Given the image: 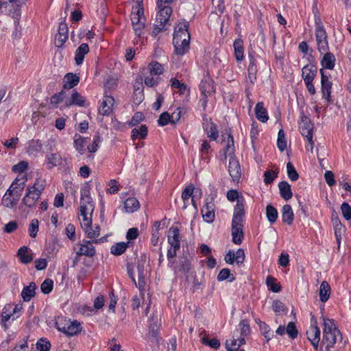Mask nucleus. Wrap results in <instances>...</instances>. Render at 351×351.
Instances as JSON below:
<instances>
[{
	"label": "nucleus",
	"mask_w": 351,
	"mask_h": 351,
	"mask_svg": "<svg viewBox=\"0 0 351 351\" xmlns=\"http://www.w3.org/2000/svg\"><path fill=\"white\" fill-rule=\"evenodd\" d=\"M189 27V23L183 21L179 23L175 27L173 44L175 53L178 56L184 55L189 49L191 36Z\"/></svg>",
	"instance_id": "nucleus-1"
},
{
	"label": "nucleus",
	"mask_w": 351,
	"mask_h": 351,
	"mask_svg": "<svg viewBox=\"0 0 351 351\" xmlns=\"http://www.w3.org/2000/svg\"><path fill=\"white\" fill-rule=\"evenodd\" d=\"M245 216V205L242 200H238L234 206L233 217L232 220V242L236 245H240L243 239V221Z\"/></svg>",
	"instance_id": "nucleus-2"
},
{
	"label": "nucleus",
	"mask_w": 351,
	"mask_h": 351,
	"mask_svg": "<svg viewBox=\"0 0 351 351\" xmlns=\"http://www.w3.org/2000/svg\"><path fill=\"white\" fill-rule=\"evenodd\" d=\"M323 343L326 344V351H331L336 342L342 340V336L333 319L323 317Z\"/></svg>",
	"instance_id": "nucleus-3"
},
{
	"label": "nucleus",
	"mask_w": 351,
	"mask_h": 351,
	"mask_svg": "<svg viewBox=\"0 0 351 351\" xmlns=\"http://www.w3.org/2000/svg\"><path fill=\"white\" fill-rule=\"evenodd\" d=\"M156 3L158 12L156 15V24L152 32V34L154 36L167 29L166 25L169 22L172 12V8L170 6L171 3H162L160 5L158 1H156Z\"/></svg>",
	"instance_id": "nucleus-4"
},
{
	"label": "nucleus",
	"mask_w": 351,
	"mask_h": 351,
	"mask_svg": "<svg viewBox=\"0 0 351 351\" xmlns=\"http://www.w3.org/2000/svg\"><path fill=\"white\" fill-rule=\"evenodd\" d=\"M95 205L90 197V189L84 186L80 190V215L83 219L92 217Z\"/></svg>",
	"instance_id": "nucleus-5"
},
{
	"label": "nucleus",
	"mask_w": 351,
	"mask_h": 351,
	"mask_svg": "<svg viewBox=\"0 0 351 351\" xmlns=\"http://www.w3.org/2000/svg\"><path fill=\"white\" fill-rule=\"evenodd\" d=\"M56 328L67 336H74L82 330L81 324L77 320L66 319V317H58L55 323Z\"/></svg>",
	"instance_id": "nucleus-6"
},
{
	"label": "nucleus",
	"mask_w": 351,
	"mask_h": 351,
	"mask_svg": "<svg viewBox=\"0 0 351 351\" xmlns=\"http://www.w3.org/2000/svg\"><path fill=\"white\" fill-rule=\"evenodd\" d=\"M44 189L45 185L39 184V180H36L34 185L27 187V192L22 200L23 203L29 208L33 207L40 199Z\"/></svg>",
	"instance_id": "nucleus-7"
},
{
	"label": "nucleus",
	"mask_w": 351,
	"mask_h": 351,
	"mask_svg": "<svg viewBox=\"0 0 351 351\" xmlns=\"http://www.w3.org/2000/svg\"><path fill=\"white\" fill-rule=\"evenodd\" d=\"M315 23L317 50L321 54H324L329 50L327 34L319 18L315 19Z\"/></svg>",
	"instance_id": "nucleus-8"
},
{
	"label": "nucleus",
	"mask_w": 351,
	"mask_h": 351,
	"mask_svg": "<svg viewBox=\"0 0 351 351\" xmlns=\"http://www.w3.org/2000/svg\"><path fill=\"white\" fill-rule=\"evenodd\" d=\"M135 10L130 15L132 25L136 36H141L145 28L144 10L139 4L136 6Z\"/></svg>",
	"instance_id": "nucleus-9"
},
{
	"label": "nucleus",
	"mask_w": 351,
	"mask_h": 351,
	"mask_svg": "<svg viewBox=\"0 0 351 351\" xmlns=\"http://www.w3.org/2000/svg\"><path fill=\"white\" fill-rule=\"evenodd\" d=\"M105 240L104 237H101L99 239H94L91 241L84 240L82 243H78L76 246L77 249L75 253L78 256H86L87 257L92 258L96 254V250L93 246V243H100L104 242Z\"/></svg>",
	"instance_id": "nucleus-10"
},
{
	"label": "nucleus",
	"mask_w": 351,
	"mask_h": 351,
	"mask_svg": "<svg viewBox=\"0 0 351 351\" xmlns=\"http://www.w3.org/2000/svg\"><path fill=\"white\" fill-rule=\"evenodd\" d=\"M300 121L299 122V129L301 134L306 137L310 138L311 141V138H313V132L314 128V125L310 119L304 114L303 110L300 111Z\"/></svg>",
	"instance_id": "nucleus-11"
},
{
	"label": "nucleus",
	"mask_w": 351,
	"mask_h": 351,
	"mask_svg": "<svg viewBox=\"0 0 351 351\" xmlns=\"http://www.w3.org/2000/svg\"><path fill=\"white\" fill-rule=\"evenodd\" d=\"M147 260L145 256H141L137 261L136 269L138 272V287L140 290H143L145 285V278L147 274Z\"/></svg>",
	"instance_id": "nucleus-12"
},
{
	"label": "nucleus",
	"mask_w": 351,
	"mask_h": 351,
	"mask_svg": "<svg viewBox=\"0 0 351 351\" xmlns=\"http://www.w3.org/2000/svg\"><path fill=\"white\" fill-rule=\"evenodd\" d=\"M203 128L205 132L207 134L208 138H210L213 141H215L217 139L219 134L217 127L216 124H215L212 119L207 117L206 114H204L203 117Z\"/></svg>",
	"instance_id": "nucleus-13"
},
{
	"label": "nucleus",
	"mask_w": 351,
	"mask_h": 351,
	"mask_svg": "<svg viewBox=\"0 0 351 351\" xmlns=\"http://www.w3.org/2000/svg\"><path fill=\"white\" fill-rule=\"evenodd\" d=\"M245 252L241 248L237 250L236 252L229 250L226 254L224 260L228 264H233L234 262L237 265H241L245 261Z\"/></svg>",
	"instance_id": "nucleus-14"
},
{
	"label": "nucleus",
	"mask_w": 351,
	"mask_h": 351,
	"mask_svg": "<svg viewBox=\"0 0 351 351\" xmlns=\"http://www.w3.org/2000/svg\"><path fill=\"white\" fill-rule=\"evenodd\" d=\"M92 225V217L82 219L81 222L82 228L86 234L88 238L94 240V239L99 236L100 228L99 226H96L94 228L91 227Z\"/></svg>",
	"instance_id": "nucleus-15"
},
{
	"label": "nucleus",
	"mask_w": 351,
	"mask_h": 351,
	"mask_svg": "<svg viewBox=\"0 0 351 351\" xmlns=\"http://www.w3.org/2000/svg\"><path fill=\"white\" fill-rule=\"evenodd\" d=\"M228 171L232 180L235 182H239L241 177V169L234 156H230L229 159Z\"/></svg>",
	"instance_id": "nucleus-16"
},
{
	"label": "nucleus",
	"mask_w": 351,
	"mask_h": 351,
	"mask_svg": "<svg viewBox=\"0 0 351 351\" xmlns=\"http://www.w3.org/2000/svg\"><path fill=\"white\" fill-rule=\"evenodd\" d=\"M159 319L157 315L152 314L149 318L148 333L147 337L154 341L156 339L159 329Z\"/></svg>",
	"instance_id": "nucleus-17"
},
{
	"label": "nucleus",
	"mask_w": 351,
	"mask_h": 351,
	"mask_svg": "<svg viewBox=\"0 0 351 351\" xmlns=\"http://www.w3.org/2000/svg\"><path fill=\"white\" fill-rule=\"evenodd\" d=\"M114 106V97L110 95H108L106 93L104 96L99 112L103 116H109L113 111Z\"/></svg>",
	"instance_id": "nucleus-18"
},
{
	"label": "nucleus",
	"mask_w": 351,
	"mask_h": 351,
	"mask_svg": "<svg viewBox=\"0 0 351 351\" xmlns=\"http://www.w3.org/2000/svg\"><path fill=\"white\" fill-rule=\"evenodd\" d=\"M307 339L311 341L315 351H318L320 341V330L317 325H311L306 331Z\"/></svg>",
	"instance_id": "nucleus-19"
},
{
	"label": "nucleus",
	"mask_w": 351,
	"mask_h": 351,
	"mask_svg": "<svg viewBox=\"0 0 351 351\" xmlns=\"http://www.w3.org/2000/svg\"><path fill=\"white\" fill-rule=\"evenodd\" d=\"M11 318L12 319V320H14L16 319L13 313L12 304H7L4 306L3 308L2 309L1 320V326L2 328H4L5 330H6L8 328V325L7 322Z\"/></svg>",
	"instance_id": "nucleus-20"
},
{
	"label": "nucleus",
	"mask_w": 351,
	"mask_h": 351,
	"mask_svg": "<svg viewBox=\"0 0 351 351\" xmlns=\"http://www.w3.org/2000/svg\"><path fill=\"white\" fill-rule=\"evenodd\" d=\"M85 99L76 90H73L71 95L65 99V106H77L83 107L85 106Z\"/></svg>",
	"instance_id": "nucleus-21"
},
{
	"label": "nucleus",
	"mask_w": 351,
	"mask_h": 351,
	"mask_svg": "<svg viewBox=\"0 0 351 351\" xmlns=\"http://www.w3.org/2000/svg\"><path fill=\"white\" fill-rule=\"evenodd\" d=\"M23 5L21 3H18L15 0H8L5 3V10L14 19L19 20Z\"/></svg>",
	"instance_id": "nucleus-22"
},
{
	"label": "nucleus",
	"mask_w": 351,
	"mask_h": 351,
	"mask_svg": "<svg viewBox=\"0 0 351 351\" xmlns=\"http://www.w3.org/2000/svg\"><path fill=\"white\" fill-rule=\"evenodd\" d=\"M180 231L177 226H172L169 230L168 243L171 247L175 250H179L180 247V241L179 239Z\"/></svg>",
	"instance_id": "nucleus-23"
},
{
	"label": "nucleus",
	"mask_w": 351,
	"mask_h": 351,
	"mask_svg": "<svg viewBox=\"0 0 351 351\" xmlns=\"http://www.w3.org/2000/svg\"><path fill=\"white\" fill-rule=\"evenodd\" d=\"M248 58L250 63L247 68L248 71V79L252 84H254L256 80V73L258 71L257 69V61L253 53L249 52Z\"/></svg>",
	"instance_id": "nucleus-24"
},
{
	"label": "nucleus",
	"mask_w": 351,
	"mask_h": 351,
	"mask_svg": "<svg viewBox=\"0 0 351 351\" xmlns=\"http://www.w3.org/2000/svg\"><path fill=\"white\" fill-rule=\"evenodd\" d=\"M17 255L20 261L25 265L30 263L34 259V256L33 254L31 253V250L25 245L19 249Z\"/></svg>",
	"instance_id": "nucleus-25"
},
{
	"label": "nucleus",
	"mask_w": 351,
	"mask_h": 351,
	"mask_svg": "<svg viewBox=\"0 0 351 351\" xmlns=\"http://www.w3.org/2000/svg\"><path fill=\"white\" fill-rule=\"evenodd\" d=\"M322 75V92L323 97L326 99H328L331 93L332 83L329 81L328 76L324 75L323 69H320Z\"/></svg>",
	"instance_id": "nucleus-26"
},
{
	"label": "nucleus",
	"mask_w": 351,
	"mask_h": 351,
	"mask_svg": "<svg viewBox=\"0 0 351 351\" xmlns=\"http://www.w3.org/2000/svg\"><path fill=\"white\" fill-rule=\"evenodd\" d=\"M80 77L73 73H68L64 77L63 88L64 89H71L78 84Z\"/></svg>",
	"instance_id": "nucleus-27"
},
{
	"label": "nucleus",
	"mask_w": 351,
	"mask_h": 351,
	"mask_svg": "<svg viewBox=\"0 0 351 351\" xmlns=\"http://www.w3.org/2000/svg\"><path fill=\"white\" fill-rule=\"evenodd\" d=\"M89 52V47L86 43L81 44L75 51V61L77 65L82 64L84 56Z\"/></svg>",
	"instance_id": "nucleus-28"
},
{
	"label": "nucleus",
	"mask_w": 351,
	"mask_h": 351,
	"mask_svg": "<svg viewBox=\"0 0 351 351\" xmlns=\"http://www.w3.org/2000/svg\"><path fill=\"white\" fill-rule=\"evenodd\" d=\"M317 75V68L314 65L307 64L302 69V78L304 82H313Z\"/></svg>",
	"instance_id": "nucleus-29"
},
{
	"label": "nucleus",
	"mask_w": 351,
	"mask_h": 351,
	"mask_svg": "<svg viewBox=\"0 0 351 351\" xmlns=\"http://www.w3.org/2000/svg\"><path fill=\"white\" fill-rule=\"evenodd\" d=\"M324 54V57L321 60L322 66L324 69L332 70L335 67V62L336 60L334 54L329 51L325 52Z\"/></svg>",
	"instance_id": "nucleus-30"
},
{
	"label": "nucleus",
	"mask_w": 351,
	"mask_h": 351,
	"mask_svg": "<svg viewBox=\"0 0 351 351\" xmlns=\"http://www.w3.org/2000/svg\"><path fill=\"white\" fill-rule=\"evenodd\" d=\"M278 188H279L280 196L285 200L287 201L292 197L293 193H292V191L291 189V185L287 182L282 181V182H279Z\"/></svg>",
	"instance_id": "nucleus-31"
},
{
	"label": "nucleus",
	"mask_w": 351,
	"mask_h": 351,
	"mask_svg": "<svg viewBox=\"0 0 351 351\" xmlns=\"http://www.w3.org/2000/svg\"><path fill=\"white\" fill-rule=\"evenodd\" d=\"M255 114L258 120L263 123H265L269 119L267 110L264 108L263 102H258L255 106Z\"/></svg>",
	"instance_id": "nucleus-32"
},
{
	"label": "nucleus",
	"mask_w": 351,
	"mask_h": 351,
	"mask_svg": "<svg viewBox=\"0 0 351 351\" xmlns=\"http://www.w3.org/2000/svg\"><path fill=\"white\" fill-rule=\"evenodd\" d=\"M199 88L203 96L207 97L208 94L214 92L213 81L209 77H206L201 81Z\"/></svg>",
	"instance_id": "nucleus-33"
},
{
	"label": "nucleus",
	"mask_w": 351,
	"mask_h": 351,
	"mask_svg": "<svg viewBox=\"0 0 351 351\" xmlns=\"http://www.w3.org/2000/svg\"><path fill=\"white\" fill-rule=\"evenodd\" d=\"M36 285L34 282H30L25 287L21 292V297L24 301H29L36 294Z\"/></svg>",
	"instance_id": "nucleus-34"
},
{
	"label": "nucleus",
	"mask_w": 351,
	"mask_h": 351,
	"mask_svg": "<svg viewBox=\"0 0 351 351\" xmlns=\"http://www.w3.org/2000/svg\"><path fill=\"white\" fill-rule=\"evenodd\" d=\"M293 212L290 205L286 204L283 206L282 209V221L288 225L292 224L293 221Z\"/></svg>",
	"instance_id": "nucleus-35"
},
{
	"label": "nucleus",
	"mask_w": 351,
	"mask_h": 351,
	"mask_svg": "<svg viewBox=\"0 0 351 351\" xmlns=\"http://www.w3.org/2000/svg\"><path fill=\"white\" fill-rule=\"evenodd\" d=\"M330 286L327 281H323L319 287V295L321 302H326L330 298Z\"/></svg>",
	"instance_id": "nucleus-36"
},
{
	"label": "nucleus",
	"mask_w": 351,
	"mask_h": 351,
	"mask_svg": "<svg viewBox=\"0 0 351 351\" xmlns=\"http://www.w3.org/2000/svg\"><path fill=\"white\" fill-rule=\"evenodd\" d=\"M43 149V143L39 139H32L29 141L27 148V152L29 155H35L41 152Z\"/></svg>",
	"instance_id": "nucleus-37"
},
{
	"label": "nucleus",
	"mask_w": 351,
	"mask_h": 351,
	"mask_svg": "<svg viewBox=\"0 0 351 351\" xmlns=\"http://www.w3.org/2000/svg\"><path fill=\"white\" fill-rule=\"evenodd\" d=\"M139 202L135 197H129L124 202V208L127 213H134L139 208Z\"/></svg>",
	"instance_id": "nucleus-38"
},
{
	"label": "nucleus",
	"mask_w": 351,
	"mask_h": 351,
	"mask_svg": "<svg viewBox=\"0 0 351 351\" xmlns=\"http://www.w3.org/2000/svg\"><path fill=\"white\" fill-rule=\"evenodd\" d=\"M234 56L237 61L243 60V42L241 39H237L234 42Z\"/></svg>",
	"instance_id": "nucleus-39"
},
{
	"label": "nucleus",
	"mask_w": 351,
	"mask_h": 351,
	"mask_svg": "<svg viewBox=\"0 0 351 351\" xmlns=\"http://www.w3.org/2000/svg\"><path fill=\"white\" fill-rule=\"evenodd\" d=\"M256 322L258 324L260 330L265 338L266 342H268L274 337V333L271 330L270 327L266 323L261 320H256Z\"/></svg>",
	"instance_id": "nucleus-40"
},
{
	"label": "nucleus",
	"mask_w": 351,
	"mask_h": 351,
	"mask_svg": "<svg viewBox=\"0 0 351 351\" xmlns=\"http://www.w3.org/2000/svg\"><path fill=\"white\" fill-rule=\"evenodd\" d=\"M129 242H120L112 245L110 248L111 254L115 256H120L123 254L128 247Z\"/></svg>",
	"instance_id": "nucleus-41"
},
{
	"label": "nucleus",
	"mask_w": 351,
	"mask_h": 351,
	"mask_svg": "<svg viewBox=\"0 0 351 351\" xmlns=\"http://www.w3.org/2000/svg\"><path fill=\"white\" fill-rule=\"evenodd\" d=\"M147 135V128L145 125H141L138 128H134L132 130V138L135 140L136 138H145Z\"/></svg>",
	"instance_id": "nucleus-42"
},
{
	"label": "nucleus",
	"mask_w": 351,
	"mask_h": 351,
	"mask_svg": "<svg viewBox=\"0 0 351 351\" xmlns=\"http://www.w3.org/2000/svg\"><path fill=\"white\" fill-rule=\"evenodd\" d=\"M47 164L49 165V169L60 165L62 163V157L60 154L55 153L47 156Z\"/></svg>",
	"instance_id": "nucleus-43"
},
{
	"label": "nucleus",
	"mask_w": 351,
	"mask_h": 351,
	"mask_svg": "<svg viewBox=\"0 0 351 351\" xmlns=\"http://www.w3.org/2000/svg\"><path fill=\"white\" fill-rule=\"evenodd\" d=\"M86 138L79 134H75L74 136V147L76 150L81 154L85 152L84 143Z\"/></svg>",
	"instance_id": "nucleus-44"
},
{
	"label": "nucleus",
	"mask_w": 351,
	"mask_h": 351,
	"mask_svg": "<svg viewBox=\"0 0 351 351\" xmlns=\"http://www.w3.org/2000/svg\"><path fill=\"white\" fill-rule=\"evenodd\" d=\"M266 216L271 224L275 223L278 219V211L272 205L269 204L266 207Z\"/></svg>",
	"instance_id": "nucleus-45"
},
{
	"label": "nucleus",
	"mask_w": 351,
	"mask_h": 351,
	"mask_svg": "<svg viewBox=\"0 0 351 351\" xmlns=\"http://www.w3.org/2000/svg\"><path fill=\"white\" fill-rule=\"evenodd\" d=\"M148 69L151 75H159L164 72V68L162 65L156 61L150 62L148 66Z\"/></svg>",
	"instance_id": "nucleus-46"
},
{
	"label": "nucleus",
	"mask_w": 351,
	"mask_h": 351,
	"mask_svg": "<svg viewBox=\"0 0 351 351\" xmlns=\"http://www.w3.org/2000/svg\"><path fill=\"white\" fill-rule=\"evenodd\" d=\"M170 82L173 89H178L180 95H184L186 93L187 87L184 83L181 82L176 78H171Z\"/></svg>",
	"instance_id": "nucleus-47"
},
{
	"label": "nucleus",
	"mask_w": 351,
	"mask_h": 351,
	"mask_svg": "<svg viewBox=\"0 0 351 351\" xmlns=\"http://www.w3.org/2000/svg\"><path fill=\"white\" fill-rule=\"evenodd\" d=\"M278 148L280 152L285 151L287 148V141L285 132L282 130H280L278 134L277 139Z\"/></svg>",
	"instance_id": "nucleus-48"
},
{
	"label": "nucleus",
	"mask_w": 351,
	"mask_h": 351,
	"mask_svg": "<svg viewBox=\"0 0 351 351\" xmlns=\"http://www.w3.org/2000/svg\"><path fill=\"white\" fill-rule=\"evenodd\" d=\"M266 284L269 289L273 292L278 293L280 291V285L278 283H276V279L271 276L267 277Z\"/></svg>",
	"instance_id": "nucleus-49"
},
{
	"label": "nucleus",
	"mask_w": 351,
	"mask_h": 351,
	"mask_svg": "<svg viewBox=\"0 0 351 351\" xmlns=\"http://www.w3.org/2000/svg\"><path fill=\"white\" fill-rule=\"evenodd\" d=\"M229 278H230L229 280L230 282H232L235 280V278L230 274V270L228 268H223L219 271L217 276V280L223 281Z\"/></svg>",
	"instance_id": "nucleus-50"
},
{
	"label": "nucleus",
	"mask_w": 351,
	"mask_h": 351,
	"mask_svg": "<svg viewBox=\"0 0 351 351\" xmlns=\"http://www.w3.org/2000/svg\"><path fill=\"white\" fill-rule=\"evenodd\" d=\"M65 97L66 93L64 90H61L51 97L50 102L53 106H56L58 104L62 102Z\"/></svg>",
	"instance_id": "nucleus-51"
},
{
	"label": "nucleus",
	"mask_w": 351,
	"mask_h": 351,
	"mask_svg": "<svg viewBox=\"0 0 351 351\" xmlns=\"http://www.w3.org/2000/svg\"><path fill=\"white\" fill-rule=\"evenodd\" d=\"M53 287V280L49 278H47V279H45L41 284L40 289H41V291L44 294H48L52 291Z\"/></svg>",
	"instance_id": "nucleus-52"
},
{
	"label": "nucleus",
	"mask_w": 351,
	"mask_h": 351,
	"mask_svg": "<svg viewBox=\"0 0 351 351\" xmlns=\"http://www.w3.org/2000/svg\"><path fill=\"white\" fill-rule=\"evenodd\" d=\"M287 169L288 176L291 181H295L298 179L299 175L291 162L287 164Z\"/></svg>",
	"instance_id": "nucleus-53"
},
{
	"label": "nucleus",
	"mask_w": 351,
	"mask_h": 351,
	"mask_svg": "<svg viewBox=\"0 0 351 351\" xmlns=\"http://www.w3.org/2000/svg\"><path fill=\"white\" fill-rule=\"evenodd\" d=\"M202 343L216 350L218 349L221 345L220 341L216 338L208 339L206 337H203L202 339Z\"/></svg>",
	"instance_id": "nucleus-54"
},
{
	"label": "nucleus",
	"mask_w": 351,
	"mask_h": 351,
	"mask_svg": "<svg viewBox=\"0 0 351 351\" xmlns=\"http://www.w3.org/2000/svg\"><path fill=\"white\" fill-rule=\"evenodd\" d=\"M286 332L290 338L294 339L297 337L298 331L296 328L295 324L293 322H289L286 328Z\"/></svg>",
	"instance_id": "nucleus-55"
},
{
	"label": "nucleus",
	"mask_w": 351,
	"mask_h": 351,
	"mask_svg": "<svg viewBox=\"0 0 351 351\" xmlns=\"http://www.w3.org/2000/svg\"><path fill=\"white\" fill-rule=\"evenodd\" d=\"M239 326L241 328V336L246 337L250 334L251 329L250 324L247 320L241 321L239 323Z\"/></svg>",
	"instance_id": "nucleus-56"
},
{
	"label": "nucleus",
	"mask_w": 351,
	"mask_h": 351,
	"mask_svg": "<svg viewBox=\"0 0 351 351\" xmlns=\"http://www.w3.org/2000/svg\"><path fill=\"white\" fill-rule=\"evenodd\" d=\"M50 348L51 343L46 339H40L36 343V348L39 351H49Z\"/></svg>",
	"instance_id": "nucleus-57"
},
{
	"label": "nucleus",
	"mask_w": 351,
	"mask_h": 351,
	"mask_svg": "<svg viewBox=\"0 0 351 351\" xmlns=\"http://www.w3.org/2000/svg\"><path fill=\"white\" fill-rule=\"evenodd\" d=\"M39 222L38 219L32 220L29 226V232L31 237L34 238L37 235L38 231Z\"/></svg>",
	"instance_id": "nucleus-58"
},
{
	"label": "nucleus",
	"mask_w": 351,
	"mask_h": 351,
	"mask_svg": "<svg viewBox=\"0 0 351 351\" xmlns=\"http://www.w3.org/2000/svg\"><path fill=\"white\" fill-rule=\"evenodd\" d=\"M102 141L101 136L96 135L93 138L92 144L88 146L87 149L90 153L96 152L99 148V144Z\"/></svg>",
	"instance_id": "nucleus-59"
},
{
	"label": "nucleus",
	"mask_w": 351,
	"mask_h": 351,
	"mask_svg": "<svg viewBox=\"0 0 351 351\" xmlns=\"http://www.w3.org/2000/svg\"><path fill=\"white\" fill-rule=\"evenodd\" d=\"M277 176L278 173L272 170L266 171L264 173V182L266 184H271Z\"/></svg>",
	"instance_id": "nucleus-60"
},
{
	"label": "nucleus",
	"mask_w": 351,
	"mask_h": 351,
	"mask_svg": "<svg viewBox=\"0 0 351 351\" xmlns=\"http://www.w3.org/2000/svg\"><path fill=\"white\" fill-rule=\"evenodd\" d=\"M341 210L343 217L346 220L351 219V206L347 203L343 202L341 206Z\"/></svg>",
	"instance_id": "nucleus-61"
},
{
	"label": "nucleus",
	"mask_w": 351,
	"mask_h": 351,
	"mask_svg": "<svg viewBox=\"0 0 351 351\" xmlns=\"http://www.w3.org/2000/svg\"><path fill=\"white\" fill-rule=\"evenodd\" d=\"M195 187L193 184L186 186L182 193V198L184 202L189 200L192 197Z\"/></svg>",
	"instance_id": "nucleus-62"
},
{
	"label": "nucleus",
	"mask_w": 351,
	"mask_h": 351,
	"mask_svg": "<svg viewBox=\"0 0 351 351\" xmlns=\"http://www.w3.org/2000/svg\"><path fill=\"white\" fill-rule=\"evenodd\" d=\"M27 168L28 162L27 161L23 160L14 165L12 168V170L15 173H22L25 171Z\"/></svg>",
	"instance_id": "nucleus-63"
},
{
	"label": "nucleus",
	"mask_w": 351,
	"mask_h": 351,
	"mask_svg": "<svg viewBox=\"0 0 351 351\" xmlns=\"http://www.w3.org/2000/svg\"><path fill=\"white\" fill-rule=\"evenodd\" d=\"M171 123L170 114L167 112H162L158 119V124L160 126H165Z\"/></svg>",
	"instance_id": "nucleus-64"
}]
</instances>
